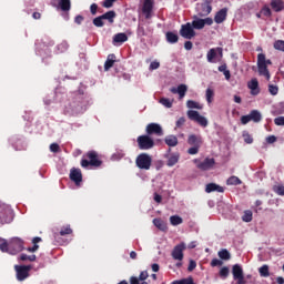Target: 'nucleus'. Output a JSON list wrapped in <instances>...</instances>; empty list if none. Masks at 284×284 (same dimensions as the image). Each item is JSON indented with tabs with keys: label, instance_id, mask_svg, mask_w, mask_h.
Listing matches in <instances>:
<instances>
[{
	"label": "nucleus",
	"instance_id": "obj_1",
	"mask_svg": "<svg viewBox=\"0 0 284 284\" xmlns=\"http://www.w3.org/2000/svg\"><path fill=\"white\" fill-rule=\"evenodd\" d=\"M268 65H272V60H267L265 58L264 53L257 54V72L260 77H265L266 81H270V69H267Z\"/></svg>",
	"mask_w": 284,
	"mask_h": 284
},
{
	"label": "nucleus",
	"instance_id": "obj_2",
	"mask_svg": "<svg viewBox=\"0 0 284 284\" xmlns=\"http://www.w3.org/2000/svg\"><path fill=\"white\" fill-rule=\"evenodd\" d=\"M89 159V160H88ZM103 161L99 159V153L97 151H89L84 159L81 160V168H101Z\"/></svg>",
	"mask_w": 284,
	"mask_h": 284
},
{
	"label": "nucleus",
	"instance_id": "obj_3",
	"mask_svg": "<svg viewBox=\"0 0 284 284\" xmlns=\"http://www.w3.org/2000/svg\"><path fill=\"white\" fill-rule=\"evenodd\" d=\"M14 221V212L12 207L8 204L0 203V223L1 225H6L8 223H12Z\"/></svg>",
	"mask_w": 284,
	"mask_h": 284
},
{
	"label": "nucleus",
	"instance_id": "obj_4",
	"mask_svg": "<svg viewBox=\"0 0 284 284\" xmlns=\"http://www.w3.org/2000/svg\"><path fill=\"white\" fill-rule=\"evenodd\" d=\"M136 141L139 150H152L156 143H161V140L156 139L154 141V139L148 134L138 136Z\"/></svg>",
	"mask_w": 284,
	"mask_h": 284
},
{
	"label": "nucleus",
	"instance_id": "obj_5",
	"mask_svg": "<svg viewBox=\"0 0 284 284\" xmlns=\"http://www.w3.org/2000/svg\"><path fill=\"white\" fill-rule=\"evenodd\" d=\"M26 242L21 237H12L9 241V254L16 255L19 254V252H23L26 250Z\"/></svg>",
	"mask_w": 284,
	"mask_h": 284
},
{
	"label": "nucleus",
	"instance_id": "obj_6",
	"mask_svg": "<svg viewBox=\"0 0 284 284\" xmlns=\"http://www.w3.org/2000/svg\"><path fill=\"white\" fill-rule=\"evenodd\" d=\"M135 165L139 170H150L152 168V156L148 153H141L135 159Z\"/></svg>",
	"mask_w": 284,
	"mask_h": 284
},
{
	"label": "nucleus",
	"instance_id": "obj_7",
	"mask_svg": "<svg viewBox=\"0 0 284 284\" xmlns=\"http://www.w3.org/2000/svg\"><path fill=\"white\" fill-rule=\"evenodd\" d=\"M223 59V48H212L206 53V60L209 63H219Z\"/></svg>",
	"mask_w": 284,
	"mask_h": 284
},
{
	"label": "nucleus",
	"instance_id": "obj_8",
	"mask_svg": "<svg viewBox=\"0 0 284 284\" xmlns=\"http://www.w3.org/2000/svg\"><path fill=\"white\" fill-rule=\"evenodd\" d=\"M83 95H75L69 103V109L72 114H80L83 112Z\"/></svg>",
	"mask_w": 284,
	"mask_h": 284
},
{
	"label": "nucleus",
	"instance_id": "obj_9",
	"mask_svg": "<svg viewBox=\"0 0 284 284\" xmlns=\"http://www.w3.org/2000/svg\"><path fill=\"white\" fill-rule=\"evenodd\" d=\"M16 270V278L17 281L23 282L28 276H30V270L32 266L30 265H14Z\"/></svg>",
	"mask_w": 284,
	"mask_h": 284
},
{
	"label": "nucleus",
	"instance_id": "obj_10",
	"mask_svg": "<svg viewBox=\"0 0 284 284\" xmlns=\"http://www.w3.org/2000/svg\"><path fill=\"white\" fill-rule=\"evenodd\" d=\"M186 114L190 121H195V123H199L202 128H207V118L201 115L199 111L189 110Z\"/></svg>",
	"mask_w": 284,
	"mask_h": 284
},
{
	"label": "nucleus",
	"instance_id": "obj_11",
	"mask_svg": "<svg viewBox=\"0 0 284 284\" xmlns=\"http://www.w3.org/2000/svg\"><path fill=\"white\" fill-rule=\"evenodd\" d=\"M149 136H163V126L159 123H149L145 129Z\"/></svg>",
	"mask_w": 284,
	"mask_h": 284
},
{
	"label": "nucleus",
	"instance_id": "obj_12",
	"mask_svg": "<svg viewBox=\"0 0 284 284\" xmlns=\"http://www.w3.org/2000/svg\"><path fill=\"white\" fill-rule=\"evenodd\" d=\"M142 14L145 19H152L154 14V0H144L142 3Z\"/></svg>",
	"mask_w": 284,
	"mask_h": 284
},
{
	"label": "nucleus",
	"instance_id": "obj_13",
	"mask_svg": "<svg viewBox=\"0 0 284 284\" xmlns=\"http://www.w3.org/2000/svg\"><path fill=\"white\" fill-rule=\"evenodd\" d=\"M180 34L183 39H194V37H196V31H194L192 23L187 22L181 26Z\"/></svg>",
	"mask_w": 284,
	"mask_h": 284
},
{
	"label": "nucleus",
	"instance_id": "obj_14",
	"mask_svg": "<svg viewBox=\"0 0 284 284\" xmlns=\"http://www.w3.org/2000/svg\"><path fill=\"white\" fill-rule=\"evenodd\" d=\"M232 274L234 281H237V284H245V275L243 274V267L239 264H234L232 267Z\"/></svg>",
	"mask_w": 284,
	"mask_h": 284
},
{
	"label": "nucleus",
	"instance_id": "obj_15",
	"mask_svg": "<svg viewBox=\"0 0 284 284\" xmlns=\"http://www.w3.org/2000/svg\"><path fill=\"white\" fill-rule=\"evenodd\" d=\"M185 243H180L178 245L174 246L171 256L172 258H174V261H183L184 254L183 252H185Z\"/></svg>",
	"mask_w": 284,
	"mask_h": 284
},
{
	"label": "nucleus",
	"instance_id": "obj_16",
	"mask_svg": "<svg viewBox=\"0 0 284 284\" xmlns=\"http://www.w3.org/2000/svg\"><path fill=\"white\" fill-rule=\"evenodd\" d=\"M69 176L75 185H81V183H83V173H81V169H71Z\"/></svg>",
	"mask_w": 284,
	"mask_h": 284
},
{
	"label": "nucleus",
	"instance_id": "obj_17",
	"mask_svg": "<svg viewBox=\"0 0 284 284\" xmlns=\"http://www.w3.org/2000/svg\"><path fill=\"white\" fill-rule=\"evenodd\" d=\"M216 165V161L214 158H206L203 162H200L197 164L199 170H202L203 172H206L207 170H212Z\"/></svg>",
	"mask_w": 284,
	"mask_h": 284
},
{
	"label": "nucleus",
	"instance_id": "obj_18",
	"mask_svg": "<svg viewBox=\"0 0 284 284\" xmlns=\"http://www.w3.org/2000/svg\"><path fill=\"white\" fill-rule=\"evenodd\" d=\"M205 192L206 194H211V192H220L221 194H223V192H225V189L216 183H209L205 186Z\"/></svg>",
	"mask_w": 284,
	"mask_h": 284
},
{
	"label": "nucleus",
	"instance_id": "obj_19",
	"mask_svg": "<svg viewBox=\"0 0 284 284\" xmlns=\"http://www.w3.org/2000/svg\"><path fill=\"white\" fill-rule=\"evenodd\" d=\"M247 87L251 90V94H253V97H256L261 93V89H258V80L256 78L252 79Z\"/></svg>",
	"mask_w": 284,
	"mask_h": 284
},
{
	"label": "nucleus",
	"instance_id": "obj_20",
	"mask_svg": "<svg viewBox=\"0 0 284 284\" xmlns=\"http://www.w3.org/2000/svg\"><path fill=\"white\" fill-rule=\"evenodd\" d=\"M100 17H102V21H108V23H110V26H112L114 23V20L116 19V11L110 10Z\"/></svg>",
	"mask_w": 284,
	"mask_h": 284
},
{
	"label": "nucleus",
	"instance_id": "obj_21",
	"mask_svg": "<svg viewBox=\"0 0 284 284\" xmlns=\"http://www.w3.org/2000/svg\"><path fill=\"white\" fill-rule=\"evenodd\" d=\"M227 19V8H223L215 13L214 21L215 23H223Z\"/></svg>",
	"mask_w": 284,
	"mask_h": 284
},
{
	"label": "nucleus",
	"instance_id": "obj_22",
	"mask_svg": "<svg viewBox=\"0 0 284 284\" xmlns=\"http://www.w3.org/2000/svg\"><path fill=\"white\" fill-rule=\"evenodd\" d=\"M271 9L273 12H283L284 10V1L283 0H271Z\"/></svg>",
	"mask_w": 284,
	"mask_h": 284
},
{
	"label": "nucleus",
	"instance_id": "obj_23",
	"mask_svg": "<svg viewBox=\"0 0 284 284\" xmlns=\"http://www.w3.org/2000/svg\"><path fill=\"white\" fill-rule=\"evenodd\" d=\"M187 143H189V145H193L195 148H201L203 140L201 139V136L191 134V135H189Z\"/></svg>",
	"mask_w": 284,
	"mask_h": 284
},
{
	"label": "nucleus",
	"instance_id": "obj_24",
	"mask_svg": "<svg viewBox=\"0 0 284 284\" xmlns=\"http://www.w3.org/2000/svg\"><path fill=\"white\" fill-rule=\"evenodd\" d=\"M212 12V6L210 3H202L197 10L200 17H207Z\"/></svg>",
	"mask_w": 284,
	"mask_h": 284
},
{
	"label": "nucleus",
	"instance_id": "obj_25",
	"mask_svg": "<svg viewBox=\"0 0 284 284\" xmlns=\"http://www.w3.org/2000/svg\"><path fill=\"white\" fill-rule=\"evenodd\" d=\"M115 62L116 55H114V53L109 54L106 61L104 62V71L108 72L111 68L114 67Z\"/></svg>",
	"mask_w": 284,
	"mask_h": 284
},
{
	"label": "nucleus",
	"instance_id": "obj_26",
	"mask_svg": "<svg viewBox=\"0 0 284 284\" xmlns=\"http://www.w3.org/2000/svg\"><path fill=\"white\" fill-rule=\"evenodd\" d=\"M58 6L62 12H70L72 8V2L70 0H57Z\"/></svg>",
	"mask_w": 284,
	"mask_h": 284
},
{
	"label": "nucleus",
	"instance_id": "obj_27",
	"mask_svg": "<svg viewBox=\"0 0 284 284\" xmlns=\"http://www.w3.org/2000/svg\"><path fill=\"white\" fill-rule=\"evenodd\" d=\"M164 142L169 148H176L179 145V138H176V135H168L165 136Z\"/></svg>",
	"mask_w": 284,
	"mask_h": 284
},
{
	"label": "nucleus",
	"instance_id": "obj_28",
	"mask_svg": "<svg viewBox=\"0 0 284 284\" xmlns=\"http://www.w3.org/2000/svg\"><path fill=\"white\" fill-rule=\"evenodd\" d=\"M193 19L195 20L192 21L191 26L194 30H203L205 28L203 19H199L196 16H194Z\"/></svg>",
	"mask_w": 284,
	"mask_h": 284
},
{
	"label": "nucleus",
	"instance_id": "obj_29",
	"mask_svg": "<svg viewBox=\"0 0 284 284\" xmlns=\"http://www.w3.org/2000/svg\"><path fill=\"white\" fill-rule=\"evenodd\" d=\"M179 159H180V155L179 153H173L169 156V160L166 162V165L169 168H174V165H176L179 163Z\"/></svg>",
	"mask_w": 284,
	"mask_h": 284
},
{
	"label": "nucleus",
	"instance_id": "obj_30",
	"mask_svg": "<svg viewBox=\"0 0 284 284\" xmlns=\"http://www.w3.org/2000/svg\"><path fill=\"white\" fill-rule=\"evenodd\" d=\"M248 115L251 116V121H254V123H261V121L263 120V115H261V112H258V110L251 111Z\"/></svg>",
	"mask_w": 284,
	"mask_h": 284
},
{
	"label": "nucleus",
	"instance_id": "obj_31",
	"mask_svg": "<svg viewBox=\"0 0 284 284\" xmlns=\"http://www.w3.org/2000/svg\"><path fill=\"white\" fill-rule=\"evenodd\" d=\"M165 37H166L168 43H179V34L172 31H168Z\"/></svg>",
	"mask_w": 284,
	"mask_h": 284
},
{
	"label": "nucleus",
	"instance_id": "obj_32",
	"mask_svg": "<svg viewBox=\"0 0 284 284\" xmlns=\"http://www.w3.org/2000/svg\"><path fill=\"white\" fill-rule=\"evenodd\" d=\"M153 225H155V227H158V230H161V232H165V230H168V225L161 219H154Z\"/></svg>",
	"mask_w": 284,
	"mask_h": 284
},
{
	"label": "nucleus",
	"instance_id": "obj_33",
	"mask_svg": "<svg viewBox=\"0 0 284 284\" xmlns=\"http://www.w3.org/2000/svg\"><path fill=\"white\" fill-rule=\"evenodd\" d=\"M217 256L222 261H230L232 258V255L230 254V251H227V248H222L221 251H219Z\"/></svg>",
	"mask_w": 284,
	"mask_h": 284
},
{
	"label": "nucleus",
	"instance_id": "obj_34",
	"mask_svg": "<svg viewBox=\"0 0 284 284\" xmlns=\"http://www.w3.org/2000/svg\"><path fill=\"white\" fill-rule=\"evenodd\" d=\"M128 41V34L118 33L113 37V43H125Z\"/></svg>",
	"mask_w": 284,
	"mask_h": 284
},
{
	"label": "nucleus",
	"instance_id": "obj_35",
	"mask_svg": "<svg viewBox=\"0 0 284 284\" xmlns=\"http://www.w3.org/2000/svg\"><path fill=\"white\" fill-rule=\"evenodd\" d=\"M243 181H241L236 175H232L226 180V185H241Z\"/></svg>",
	"mask_w": 284,
	"mask_h": 284
},
{
	"label": "nucleus",
	"instance_id": "obj_36",
	"mask_svg": "<svg viewBox=\"0 0 284 284\" xmlns=\"http://www.w3.org/2000/svg\"><path fill=\"white\" fill-rule=\"evenodd\" d=\"M171 284H196V283H194V278L192 276H189L182 280H175Z\"/></svg>",
	"mask_w": 284,
	"mask_h": 284
},
{
	"label": "nucleus",
	"instance_id": "obj_37",
	"mask_svg": "<svg viewBox=\"0 0 284 284\" xmlns=\"http://www.w3.org/2000/svg\"><path fill=\"white\" fill-rule=\"evenodd\" d=\"M170 223H171V225H174V226L181 225V223H183V217H181L179 215H172L170 217Z\"/></svg>",
	"mask_w": 284,
	"mask_h": 284
},
{
	"label": "nucleus",
	"instance_id": "obj_38",
	"mask_svg": "<svg viewBox=\"0 0 284 284\" xmlns=\"http://www.w3.org/2000/svg\"><path fill=\"white\" fill-rule=\"evenodd\" d=\"M252 219H253L252 211H250V210L244 211L242 221H244V223H252Z\"/></svg>",
	"mask_w": 284,
	"mask_h": 284
},
{
	"label": "nucleus",
	"instance_id": "obj_39",
	"mask_svg": "<svg viewBox=\"0 0 284 284\" xmlns=\"http://www.w3.org/2000/svg\"><path fill=\"white\" fill-rule=\"evenodd\" d=\"M186 92H187V85L180 84L178 87V94H179L180 99H183V97H185Z\"/></svg>",
	"mask_w": 284,
	"mask_h": 284
},
{
	"label": "nucleus",
	"instance_id": "obj_40",
	"mask_svg": "<svg viewBox=\"0 0 284 284\" xmlns=\"http://www.w3.org/2000/svg\"><path fill=\"white\" fill-rule=\"evenodd\" d=\"M186 108H189L190 110H201L199 102L193 101V100H187Z\"/></svg>",
	"mask_w": 284,
	"mask_h": 284
},
{
	"label": "nucleus",
	"instance_id": "obj_41",
	"mask_svg": "<svg viewBox=\"0 0 284 284\" xmlns=\"http://www.w3.org/2000/svg\"><path fill=\"white\" fill-rule=\"evenodd\" d=\"M19 261H30V263H34V261H37V255L21 254Z\"/></svg>",
	"mask_w": 284,
	"mask_h": 284
},
{
	"label": "nucleus",
	"instance_id": "obj_42",
	"mask_svg": "<svg viewBox=\"0 0 284 284\" xmlns=\"http://www.w3.org/2000/svg\"><path fill=\"white\" fill-rule=\"evenodd\" d=\"M93 26H95V28H103V26H105V22L103 21V18L99 16L93 19Z\"/></svg>",
	"mask_w": 284,
	"mask_h": 284
},
{
	"label": "nucleus",
	"instance_id": "obj_43",
	"mask_svg": "<svg viewBox=\"0 0 284 284\" xmlns=\"http://www.w3.org/2000/svg\"><path fill=\"white\" fill-rule=\"evenodd\" d=\"M72 234V229L70 227V225L67 226H62L60 230V236H68Z\"/></svg>",
	"mask_w": 284,
	"mask_h": 284
},
{
	"label": "nucleus",
	"instance_id": "obj_44",
	"mask_svg": "<svg viewBox=\"0 0 284 284\" xmlns=\"http://www.w3.org/2000/svg\"><path fill=\"white\" fill-rule=\"evenodd\" d=\"M258 272H260V276L267 277L270 276V266L263 265L262 267H260Z\"/></svg>",
	"mask_w": 284,
	"mask_h": 284
},
{
	"label": "nucleus",
	"instance_id": "obj_45",
	"mask_svg": "<svg viewBox=\"0 0 284 284\" xmlns=\"http://www.w3.org/2000/svg\"><path fill=\"white\" fill-rule=\"evenodd\" d=\"M273 48L275 50H278L280 52H284V41L283 40H277L274 42Z\"/></svg>",
	"mask_w": 284,
	"mask_h": 284
},
{
	"label": "nucleus",
	"instance_id": "obj_46",
	"mask_svg": "<svg viewBox=\"0 0 284 284\" xmlns=\"http://www.w3.org/2000/svg\"><path fill=\"white\" fill-rule=\"evenodd\" d=\"M273 192H275V194L278 196H284V185H274Z\"/></svg>",
	"mask_w": 284,
	"mask_h": 284
},
{
	"label": "nucleus",
	"instance_id": "obj_47",
	"mask_svg": "<svg viewBox=\"0 0 284 284\" xmlns=\"http://www.w3.org/2000/svg\"><path fill=\"white\" fill-rule=\"evenodd\" d=\"M227 276H230V268L227 266H223L220 270V277L221 278H227Z\"/></svg>",
	"mask_w": 284,
	"mask_h": 284
},
{
	"label": "nucleus",
	"instance_id": "obj_48",
	"mask_svg": "<svg viewBox=\"0 0 284 284\" xmlns=\"http://www.w3.org/2000/svg\"><path fill=\"white\" fill-rule=\"evenodd\" d=\"M1 252H8L10 254V242L3 241L0 243Z\"/></svg>",
	"mask_w": 284,
	"mask_h": 284
},
{
	"label": "nucleus",
	"instance_id": "obj_49",
	"mask_svg": "<svg viewBox=\"0 0 284 284\" xmlns=\"http://www.w3.org/2000/svg\"><path fill=\"white\" fill-rule=\"evenodd\" d=\"M206 101L207 103H212L214 101V90L212 89H206Z\"/></svg>",
	"mask_w": 284,
	"mask_h": 284
},
{
	"label": "nucleus",
	"instance_id": "obj_50",
	"mask_svg": "<svg viewBox=\"0 0 284 284\" xmlns=\"http://www.w3.org/2000/svg\"><path fill=\"white\" fill-rule=\"evenodd\" d=\"M160 103L164 105V108H172V100L168 98H161Z\"/></svg>",
	"mask_w": 284,
	"mask_h": 284
},
{
	"label": "nucleus",
	"instance_id": "obj_51",
	"mask_svg": "<svg viewBox=\"0 0 284 284\" xmlns=\"http://www.w3.org/2000/svg\"><path fill=\"white\" fill-rule=\"evenodd\" d=\"M261 14L264 17H272V9H270L267 6H264L261 10Z\"/></svg>",
	"mask_w": 284,
	"mask_h": 284
},
{
	"label": "nucleus",
	"instance_id": "obj_52",
	"mask_svg": "<svg viewBox=\"0 0 284 284\" xmlns=\"http://www.w3.org/2000/svg\"><path fill=\"white\" fill-rule=\"evenodd\" d=\"M268 92H270V94H272V97H276V94H278V87H276L274 84H270Z\"/></svg>",
	"mask_w": 284,
	"mask_h": 284
},
{
	"label": "nucleus",
	"instance_id": "obj_53",
	"mask_svg": "<svg viewBox=\"0 0 284 284\" xmlns=\"http://www.w3.org/2000/svg\"><path fill=\"white\" fill-rule=\"evenodd\" d=\"M114 3H116V0H104L102 2V7L103 8H112V6H114Z\"/></svg>",
	"mask_w": 284,
	"mask_h": 284
},
{
	"label": "nucleus",
	"instance_id": "obj_54",
	"mask_svg": "<svg viewBox=\"0 0 284 284\" xmlns=\"http://www.w3.org/2000/svg\"><path fill=\"white\" fill-rule=\"evenodd\" d=\"M243 139H244V142L247 144L254 143V139L252 138V135H250V133H244Z\"/></svg>",
	"mask_w": 284,
	"mask_h": 284
},
{
	"label": "nucleus",
	"instance_id": "obj_55",
	"mask_svg": "<svg viewBox=\"0 0 284 284\" xmlns=\"http://www.w3.org/2000/svg\"><path fill=\"white\" fill-rule=\"evenodd\" d=\"M196 270V261L190 260L189 266H187V272H194Z\"/></svg>",
	"mask_w": 284,
	"mask_h": 284
},
{
	"label": "nucleus",
	"instance_id": "obj_56",
	"mask_svg": "<svg viewBox=\"0 0 284 284\" xmlns=\"http://www.w3.org/2000/svg\"><path fill=\"white\" fill-rule=\"evenodd\" d=\"M149 277H150V274L148 273V271H142L138 278L140 281H148Z\"/></svg>",
	"mask_w": 284,
	"mask_h": 284
},
{
	"label": "nucleus",
	"instance_id": "obj_57",
	"mask_svg": "<svg viewBox=\"0 0 284 284\" xmlns=\"http://www.w3.org/2000/svg\"><path fill=\"white\" fill-rule=\"evenodd\" d=\"M221 265H223V261H221V260H219V258H213V260L211 261V266H212V267H219V266H221Z\"/></svg>",
	"mask_w": 284,
	"mask_h": 284
},
{
	"label": "nucleus",
	"instance_id": "obj_58",
	"mask_svg": "<svg viewBox=\"0 0 284 284\" xmlns=\"http://www.w3.org/2000/svg\"><path fill=\"white\" fill-rule=\"evenodd\" d=\"M199 150H201V146H192L187 150V154H199Z\"/></svg>",
	"mask_w": 284,
	"mask_h": 284
},
{
	"label": "nucleus",
	"instance_id": "obj_59",
	"mask_svg": "<svg viewBox=\"0 0 284 284\" xmlns=\"http://www.w3.org/2000/svg\"><path fill=\"white\" fill-rule=\"evenodd\" d=\"M250 121H252V118H251L250 114H248V115H243V116L241 118V123H242L243 125H247V123H250Z\"/></svg>",
	"mask_w": 284,
	"mask_h": 284
},
{
	"label": "nucleus",
	"instance_id": "obj_60",
	"mask_svg": "<svg viewBox=\"0 0 284 284\" xmlns=\"http://www.w3.org/2000/svg\"><path fill=\"white\" fill-rule=\"evenodd\" d=\"M99 10V4H97V3H92L91 6H90V12H91V14L94 17L95 14H97V11Z\"/></svg>",
	"mask_w": 284,
	"mask_h": 284
},
{
	"label": "nucleus",
	"instance_id": "obj_61",
	"mask_svg": "<svg viewBox=\"0 0 284 284\" xmlns=\"http://www.w3.org/2000/svg\"><path fill=\"white\" fill-rule=\"evenodd\" d=\"M159 68H161V63L159 61H153L151 62L149 70H159Z\"/></svg>",
	"mask_w": 284,
	"mask_h": 284
},
{
	"label": "nucleus",
	"instance_id": "obj_62",
	"mask_svg": "<svg viewBox=\"0 0 284 284\" xmlns=\"http://www.w3.org/2000/svg\"><path fill=\"white\" fill-rule=\"evenodd\" d=\"M275 125H284V116H277L274 119Z\"/></svg>",
	"mask_w": 284,
	"mask_h": 284
},
{
	"label": "nucleus",
	"instance_id": "obj_63",
	"mask_svg": "<svg viewBox=\"0 0 284 284\" xmlns=\"http://www.w3.org/2000/svg\"><path fill=\"white\" fill-rule=\"evenodd\" d=\"M176 128H183V125H185V118H180L176 123H175Z\"/></svg>",
	"mask_w": 284,
	"mask_h": 284
},
{
	"label": "nucleus",
	"instance_id": "obj_64",
	"mask_svg": "<svg viewBox=\"0 0 284 284\" xmlns=\"http://www.w3.org/2000/svg\"><path fill=\"white\" fill-rule=\"evenodd\" d=\"M140 281H141V280H139V277H136V276H131L130 280H129V283H130V284H140V283H139Z\"/></svg>",
	"mask_w": 284,
	"mask_h": 284
}]
</instances>
